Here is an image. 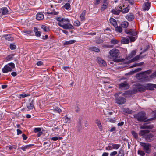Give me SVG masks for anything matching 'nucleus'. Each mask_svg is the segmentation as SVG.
<instances>
[{"instance_id": "f257e3e1", "label": "nucleus", "mask_w": 156, "mask_h": 156, "mask_svg": "<svg viewBox=\"0 0 156 156\" xmlns=\"http://www.w3.org/2000/svg\"><path fill=\"white\" fill-rule=\"evenodd\" d=\"M56 20L58 21V25L65 30L73 29L74 28L70 23V20L68 18H64L60 17H58Z\"/></svg>"}, {"instance_id": "f03ea898", "label": "nucleus", "mask_w": 156, "mask_h": 156, "mask_svg": "<svg viewBox=\"0 0 156 156\" xmlns=\"http://www.w3.org/2000/svg\"><path fill=\"white\" fill-rule=\"evenodd\" d=\"M150 70H148L142 73H141L136 75V78L139 80H143L144 81H149L150 78L148 75L151 73Z\"/></svg>"}, {"instance_id": "7ed1b4c3", "label": "nucleus", "mask_w": 156, "mask_h": 156, "mask_svg": "<svg viewBox=\"0 0 156 156\" xmlns=\"http://www.w3.org/2000/svg\"><path fill=\"white\" fill-rule=\"evenodd\" d=\"M15 68V64L13 63H9L5 65L2 69V71L4 73L11 72L12 69Z\"/></svg>"}, {"instance_id": "20e7f679", "label": "nucleus", "mask_w": 156, "mask_h": 156, "mask_svg": "<svg viewBox=\"0 0 156 156\" xmlns=\"http://www.w3.org/2000/svg\"><path fill=\"white\" fill-rule=\"evenodd\" d=\"M134 117L139 121L145 122L147 118L145 116V114L143 112H140L137 114L134 115Z\"/></svg>"}, {"instance_id": "39448f33", "label": "nucleus", "mask_w": 156, "mask_h": 156, "mask_svg": "<svg viewBox=\"0 0 156 156\" xmlns=\"http://www.w3.org/2000/svg\"><path fill=\"white\" fill-rule=\"evenodd\" d=\"M140 145L143 148L144 151L147 153H149L151 151L150 147L151 145L148 143H146L142 142H140Z\"/></svg>"}, {"instance_id": "423d86ee", "label": "nucleus", "mask_w": 156, "mask_h": 156, "mask_svg": "<svg viewBox=\"0 0 156 156\" xmlns=\"http://www.w3.org/2000/svg\"><path fill=\"white\" fill-rule=\"evenodd\" d=\"M119 51L115 49H113L109 51L110 55L113 58H116L119 55Z\"/></svg>"}, {"instance_id": "0eeeda50", "label": "nucleus", "mask_w": 156, "mask_h": 156, "mask_svg": "<svg viewBox=\"0 0 156 156\" xmlns=\"http://www.w3.org/2000/svg\"><path fill=\"white\" fill-rule=\"evenodd\" d=\"M115 102L119 105L124 104L126 101V99L123 97H119L115 100Z\"/></svg>"}, {"instance_id": "6e6552de", "label": "nucleus", "mask_w": 156, "mask_h": 156, "mask_svg": "<svg viewBox=\"0 0 156 156\" xmlns=\"http://www.w3.org/2000/svg\"><path fill=\"white\" fill-rule=\"evenodd\" d=\"M129 85L126 82H125L119 85V87L120 89L125 90L129 88Z\"/></svg>"}, {"instance_id": "1a4fd4ad", "label": "nucleus", "mask_w": 156, "mask_h": 156, "mask_svg": "<svg viewBox=\"0 0 156 156\" xmlns=\"http://www.w3.org/2000/svg\"><path fill=\"white\" fill-rule=\"evenodd\" d=\"M136 90L139 92H144L146 89L145 84L143 85L137 84L136 86Z\"/></svg>"}, {"instance_id": "9d476101", "label": "nucleus", "mask_w": 156, "mask_h": 156, "mask_svg": "<svg viewBox=\"0 0 156 156\" xmlns=\"http://www.w3.org/2000/svg\"><path fill=\"white\" fill-rule=\"evenodd\" d=\"M8 13V9L6 7H4L0 9V17L2 15H6Z\"/></svg>"}, {"instance_id": "9b49d317", "label": "nucleus", "mask_w": 156, "mask_h": 156, "mask_svg": "<svg viewBox=\"0 0 156 156\" xmlns=\"http://www.w3.org/2000/svg\"><path fill=\"white\" fill-rule=\"evenodd\" d=\"M122 9L121 6H118L115 8L114 9H112L111 11L114 14L117 15L119 13L120 11Z\"/></svg>"}, {"instance_id": "f8f14e48", "label": "nucleus", "mask_w": 156, "mask_h": 156, "mask_svg": "<svg viewBox=\"0 0 156 156\" xmlns=\"http://www.w3.org/2000/svg\"><path fill=\"white\" fill-rule=\"evenodd\" d=\"M145 87L146 89L149 90H153L154 88H155L156 85L155 84H152L148 83L145 84Z\"/></svg>"}, {"instance_id": "ddd939ff", "label": "nucleus", "mask_w": 156, "mask_h": 156, "mask_svg": "<svg viewBox=\"0 0 156 156\" xmlns=\"http://www.w3.org/2000/svg\"><path fill=\"white\" fill-rule=\"evenodd\" d=\"M95 123L97 124L98 127L101 131L103 130V127L101 124V121L99 119H96L95 121Z\"/></svg>"}, {"instance_id": "4468645a", "label": "nucleus", "mask_w": 156, "mask_h": 156, "mask_svg": "<svg viewBox=\"0 0 156 156\" xmlns=\"http://www.w3.org/2000/svg\"><path fill=\"white\" fill-rule=\"evenodd\" d=\"M150 5V3L149 2L144 3L143 5V10L148 11L149 9Z\"/></svg>"}, {"instance_id": "2eb2a0df", "label": "nucleus", "mask_w": 156, "mask_h": 156, "mask_svg": "<svg viewBox=\"0 0 156 156\" xmlns=\"http://www.w3.org/2000/svg\"><path fill=\"white\" fill-rule=\"evenodd\" d=\"M97 60L98 63L99 64L104 66H106V64L105 62L100 58L99 57H98Z\"/></svg>"}, {"instance_id": "dca6fc26", "label": "nucleus", "mask_w": 156, "mask_h": 156, "mask_svg": "<svg viewBox=\"0 0 156 156\" xmlns=\"http://www.w3.org/2000/svg\"><path fill=\"white\" fill-rule=\"evenodd\" d=\"M141 53H140L139 55H137L133 58L130 61V62H134L135 61H137L142 58L143 57L141 56L140 55Z\"/></svg>"}, {"instance_id": "f3484780", "label": "nucleus", "mask_w": 156, "mask_h": 156, "mask_svg": "<svg viewBox=\"0 0 156 156\" xmlns=\"http://www.w3.org/2000/svg\"><path fill=\"white\" fill-rule=\"evenodd\" d=\"M37 20H41L44 18V15L42 13H38L36 16Z\"/></svg>"}, {"instance_id": "a211bd4d", "label": "nucleus", "mask_w": 156, "mask_h": 156, "mask_svg": "<svg viewBox=\"0 0 156 156\" xmlns=\"http://www.w3.org/2000/svg\"><path fill=\"white\" fill-rule=\"evenodd\" d=\"M34 31L35 33V35L37 37H40L41 34V33L40 31H38V28L37 27H34Z\"/></svg>"}, {"instance_id": "6ab92c4d", "label": "nucleus", "mask_w": 156, "mask_h": 156, "mask_svg": "<svg viewBox=\"0 0 156 156\" xmlns=\"http://www.w3.org/2000/svg\"><path fill=\"white\" fill-rule=\"evenodd\" d=\"M76 42V41L75 40H70L68 41H66L65 42L63 43V45H68L69 44H73L74 43H75Z\"/></svg>"}, {"instance_id": "aec40b11", "label": "nucleus", "mask_w": 156, "mask_h": 156, "mask_svg": "<svg viewBox=\"0 0 156 156\" xmlns=\"http://www.w3.org/2000/svg\"><path fill=\"white\" fill-rule=\"evenodd\" d=\"M125 32L128 34L130 35L133 36H136L137 35V33L136 32L129 30H126L125 31Z\"/></svg>"}, {"instance_id": "412c9836", "label": "nucleus", "mask_w": 156, "mask_h": 156, "mask_svg": "<svg viewBox=\"0 0 156 156\" xmlns=\"http://www.w3.org/2000/svg\"><path fill=\"white\" fill-rule=\"evenodd\" d=\"M126 17L129 21H132L133 20L134 16L133 15L130 13L127 15Z\"/></svg>"}, {"instance_id": "4be33fe9", "label": "nucleus", "mask_w": 156, "mask_h": 156, "mask_svg": "<svg viewBox=\"0 0 156 156\" xmlns=\"http://www.w3.org/2000/svg\"><path fill=\"white\" fill-rule=\"evenodd\" d=\"M145 138L148 142H151L153 140L154 136L152 134H150L147 135Z\"/></svg>"}, {"instance_id": "5701e85b", "label": "nucleus", "mask_w": 156, "mask_h": 156, "mask_svg": "<svg viewBox=\"0 0 156 156\" xmlns=\"http://www.w3.org/2000/svg\"><path fill=\"white\" fill-rule=\"evenodd\" d=\"M86 14V11L84 10L83 11L81 14L80 15V20L81 21H84L85 20V15Z\"/></svg>"}, {"instance_id": "b1692460", "label": "nucleus", "mask_w": 156, "mask_h": 156, "mask_svg": "<svg viewBox=\"0 0 156 156\" xmlns=\"http://www.w3.org/2000/svg\"><path fill=\"white\" fill-rule=\"evenodd\" d=\"M111 145L112 147V149L117 150L121 146V145L120 144H115L113 143H111Z\"/></svg>"}, {"instance_id": "393cba45", "label": "nucleus", "mask_w": 156, "mask_h": 156, "mask_svg": "<svg viewBox=\"0 0 156 156\" xmlns=\"http://www.w3.org/2000/svg\"><path fill=\"white\" fill-rule=\"evenodd\" d=\"M28 108L30 109H32L34 107V104L32 101H30L27 105Z\"/></svg>"}, {"instance_id": "a878e982", "label": "nucleus", "mask_w": 156, "mask_h": 156, "mask_svg": "<svg viewBox=\"0 0 156 156\" xmlns=\"http://www.w3.org/2000/svg\"><path fill=\"white\" fill-rule=\"evenodd\" d=\"M149 132V131L148 130H140L139 133V134L140 136H144L148 133Z\"/></svg>"}, {"instance_id": "bb28decb", "label": "nucleus", "mask_w": 156, "mask_h": 156, "mask_svg": "<svg viewBox=\"0 0 156 156\" xmlns=\"http://www.w3.org/2000/svg\"><path fill=\"white\" fill-rule=\"evenodd\" d=\"M3 37L6 40L9 41H12L13 40V37H12L10 35H3Z\"/></svg>"}, {"instance_id": "cd10ccee", "label": "nucleus", "mask_w": 156, "mask_h": 156, "mask_svg": "<svg viewBox=\"0 0 156 156\" xmlns=\"http://www.w3.org/2000/svg\"><path fill=\"white\" fill-rule=\"evenodd\" d=\"M153 127V125L149 124L147 125H145L143 126L140 127L141 129H151Z\"/></svg>"}, {"instance_id": "c85d7f7f", "label": "nucleus", "mask_w": 156, "mask_h": 156, "mask_svg": "<svg viewBox=\"0 0 156 156\" xmlns=\"http://www.w3.org/2000/svg\"><path fill=\"white\" fill-rule=\"evenodd\" d=\"M110 23L112 24L114 27H116L117 25V23L116 20L113 19L111 18L110 19Z\"/></svg>"}, {"instance_id": "c756f323", "label": "nucleus", "mask_w": 156, "mask_h": 156, "mask_svg": "<svg viewBox=\"0 0 156 156\" xmlns=\"http://www.w3.org/2000/svg\"><path fill=\"white\" fill-rule=\"evenodd\" d=\"M129 42V40L128 37L123 38L121 40V43L123 44H128Z\"/></svg>"}, {"instance_id": "7c9ffc66", "label": "nucleus", "mask_w": 156, "mask_h": 156, "mask_svg": "<svg viewBox=\"0 0 156 156\" xmlns=\"http://www.w3.org/2000/svg\"><path fill=\"white\" fill-rule=\"evenodd\" d=\"M136 52V50L132 51L131 53L128 55V58L130 59L132 58L135 55Z\"/></svg>"}, {"instance_id": "2f4dec72", "label": "nucleus", "mask_w": 156, "mask_h": 156, "mask_svg": "<svg viewBox=\"0 0 156 156\" xmlns=\"http://www.w3.org/2000/svg\"><path fill=\"white\" fill-rule=\"evenodd\" d=\"M89 49L90 50L93 51L97 52H98L100 51V50L99 48L95 47H90L89 48Z\"/></svg>"}, {"instance_id": "473e14b6", "label": "nucleus", "mask_w": 156, "mask_h": 156, "mask_svg": "<svg viewBox=\"0 0 156 156\" xmlns=\"http://www.w3.org/2000/svg\"><path fill=\"white\" fill-rule=\"evenodd\" d=\"M33 144H29L24 146H23L21 147V149H22L23 151H25L26 149H29L30 147L33 146Z\"/></svg>"}, {"instance_id": "72a5a7b5", "label": "nucleus", "mask_w": 156, "mask_h": 156, "mask_svg": "<svg viewBox=\"0 0 156 156\" xmlns=\"http://www.w3.org/2000/svg\"><path fill=\"white\" fill-rule=\"evenodd\" d=\"M115 27V31L118 33H121L122 31V27L120 26H117Z\"/></svg>"}, {"instance_id": "f704fd0d", "label": "nucleus", "mask_w": 156, "mask_h": 156, "mask_svg": "<svg viewBox=\"0 0 156 156\" xmlns=\"http://www.w3.org/2000/svg\"><path fill=\"white\" fill-rule=\"evenodd\" d=\"M129 23L127 21H124L121 23L122 27L124 28H126L128 26Z\"/></svg>"}, {"instance_id": "c9c22d12", "label": "nucleus", "mask_w": 156, "mask_h": 156, "mask_svg": "<svg viewBox=\"0 0 156 156\" xmlns=\"http://www.w3.org/2000/svg\"><path fill=\"white\" fill-rule=\"evenodd\" d=\"M123 111L129 114L132 113V111L129 109L128 108H123Z\"/></svg>"}, {"instance_id": "e433bc0d", "label": "nucleus", "mask_w": 156, "mask_h": 156, "mask_svg": "<svg viewBox=\"0 0 156 156\" xmlns=\"http://www.w3.org/2000/svg\"><path fill=\"white\" fill-rule=\"evenodd\" d=\"M41 28L45 32H48L49 30L48 27L45 25H42L41 26Z\"/></svg>"}, {"instance_id": "4c0bfd02", "label": "nucleus", "mask_w": 156, "mask_h": 156, "mask_svg": "<svg viewBox=\"0 0 156 156\" xmlns=\"http://www.w3.org/2000/svg\"><path fill=\"white\" fill-rule=\"evenodd\" d=\"M64 121L66 123H69L70 122V119L67 116H65L64 117Z\"/></svg>"}, {"instance_id": "58836bf2", "label": "nucleus", "mask_w": 156, "mask_h": 156, "mask_svg": "<svg viewBox=\"0 0 156 156\" xmlns=\"http://www.w3.org/2000/svg\"><path fill=\"white\" fill-rule=\"evenodd\" d=\"M118 156H124V151L122 149H120L118 152Z\"/></svg>"}, {"instance_id": "ea45409f", "label": "nucleus", "mask_w": 156, "mask_h": 156, "mask_svg": "<svg viewBox=\"0 0 156 156\" xmlns=\"http://www.w3.org/2000/svg\"><path fill=\"white\" fill-rule=\"evenodd\" d=\"M62 139V137L58 136L52 137L51 138V139L54 141H55L58 140H61Z\"/></svg>"}, {"instance_id": "a19ab883", "label": "nucleus", "mask_w": 156, "mask_h": 156, "mask_svg": "<svg viewBox=\"0 0 156 156\" xmlns=\"http://www.w3.org/2000/svg\"><path fill=\"white\" fill-rule=\"evenodd\" d=\"M144 63L143 62H140L139 63H135L133 65L131 66V67L132 68V67H136V66H141V65H143L144 64Z\"/></svg>"}, {"instance_id": "79ce46f5", "label": "nucleus", "mask_w": 156, "mask_h": 156, "mask_svg": "<svg viewBox=\"0 0 156 156\" xmlns=\"http://www.w3.org/2000/svg\"><path fill=\"white\" fill-rule=\"evenodd\" d=\"M129 37V38L131 42H133L136 40V38L137 37L136 36H132Z\"/></svg>"}, {"instance_id": "37998d69", "label": "nucleus", "mask_w": 156, "mask_h": 156, "mask_svg": "<svg viewBox=\"0 0 156 156\" xmlns=\"http://www.w3.org/2000/svg\"><path fill=\"white\" fill-rule=\"evenodd\" d=\"M129 10V8L128 6H127V7L123 9L122 10H121V11L123 13H125L128 12Z\"/></svg>"}, {"instance_id": "c03bdc74", "label": "nucleus", "mask_w": 156, "mask_h": 156, "mask_svg": "<svg viewBox=\"0 0 156 156\" xmlns=\"http://www.w3.org/2000/svg\"><path fill=\"white\" fill-rule=\"evenodd\" d=\"M110 42L112 44H117L119 43V41L114 38L111 40Z\"/></svg>"}, {"instance_id": "a18cd8bd", "label": "nucleus", "mask_w": 156, "mask_h": 156, "mask_svg": "<svg viewBox=\"0 0 156 156\" xmlns=\"http://www.w3.org/2000/svg\"><path fill=\"white\" fill-rule=\"evenodd\" d=\"M138 154L141 156H144L145 155V153L144 151L139 150H138L137 152Z\"/></svg>"}, {"instance_id": "49530a36", "label": "nucleus", "mask_w": 156, "mask_h": 156, "mask_svg": "<svg viewBox=\"0 0 156 156\" xmlns=\"http://www.w3.org/2000/svg\"><path fill=\"white\" fill-rule=\"evenodd\" d=\"M131 133L135 138L136 139L138 138V136L137 134L135 131H132L131 132Z\"/></svg>"}, {"instance_id": "de8ad7c7", "label": "nucleus", "mask_w": 156, "mask_h": 156, "mask_svg": "<svg viewBox=\"0 0 156 156\" xmlns=\"http://www.w3.org/2000/svg\"><path fill=\"white\" fill-rule=\"evenodd\" d=\"M64 6L66 9L68 10L70 7V5L69 4L67 3L65 4Z\"/></svg>"}, {"instance_id": "09e8293b", "label": "nucleus", "mask_w": 156, "mask_h": 156, "mask_svg": "<svg viewBox=\"0 0 156 156\" xmlns=\"http://www.w3.org/2000/svg\"><path fill=\"white\" fill-rule=\"evenodd\" d=\"M29 96V94H26L25 93H23L22 94H20L19 95L20 98H23L25 97H26L27 96Z\"/></svg>"}, {"instance_id": "8fccbe9b", "label": "nucleus", "mask_w": 156, "mask_h": 156, "mask_svg": "<svg viewBox=\"0 0 156 156\" xmlns=\"http://www.w3.org/2000/svg\"><path fill=\"white\" fill-rule=\"evenodd\" d=\"M52 129L55 133H58L59 132V129L58 127L53 128Z\"/></svg>"}, {"instance_id": "3c124183", "label": "nucleus", "mask_w": 156, "mask_h": 156, "mask_svg": "<svg viewBox=\"0 0 156 156\" xmlns=\"http://www.w3.org/2000/svg\"><path fill=\"white\" fill-rule=\"evenodd\" d=\"M108 4L107 3H104L102 5L101 7V9L104 10L106 9L107 7Z\"/></svg>"}, {"instance_id": "603ef678", "label": "nucleus", "mask_w": 156, "mask_h": 156, "mask_svg": "<svg viewBox=\"0 0 156 156\" xmlns=\"http://www.w3.org/2000/svg\"><path fill=\"white\" fill-rule=\"evenodd\" d=\"M105 149L107 150H111L112 149V147L111 146V143L109 144L108 146L105 148Z\"/></svg>"}, {"instance_id": "864d4df0", "label": "nucleus", "mask_w": 156, "mask_h": 156, "mask_svg": "<svg viewBox=\"0 0 156 156\" xmlns=\"http://www.w3.org/2000/svg\"><path fill=\"white\" fill-rule=\"evenodd\" d=\"M10 48L12 50H14L16 49V46L13 44H10Z\"/></svg>"}, {"instance_id": "5fc2aeb1", "label": "nucleus", "mask_w": 156, "mask_h": 156, "mask_svg": "<svg viewBox=\"0 0 156 156\" xmlns=\"http://www.w3.org/2000/svg\"><path fill=\"white\" fill-rule=\"evenodd\" d=\"M24 33L27 34V35H29L31 34L32 31L31 30H25L23 31Z\"/></svg>"}, {"instance_id": "6e6d98bb", "label": "nucleus", "mask_w": 156, "mask_h": 156, "mask_svg": "<svg viewBox=\"0 0 156 156\" xmlns=\"http://www.w3.org/2000/svg\"><path fill=\"white\" fill-rule=\"evenodd\" d=\"M12 58V56L10 55L8 56L6 58V59L7 61H9L11 60Z\"/></svg>"}, {"instance_id": "4d7b16f0", "label": "nucleus", "mask_w": 156, "mask_h": 156, "mask_svg": "<svg viewBox=\"0 0 156 156\" xmlns=\"http://www.w3.org/2000/svg\"><path fill=\"white\" fill-rule=\"evenodd\" d=\"M41 131V129L40 128H35L34 129V132L35 133L39 132Z\"/></svg>"}, {"instance_id": "13d9d810", "label": "nucleus", "mask_w": 156, "mask_h": 156, "mask_svg": "<svg viewBox=\"0 0 156 156\" xmlns=\"http://www.w3.org/2000/svg\"><path fill=\"white\" fill-rule=\"evenodd\" d=\"M118 153L117 151H115L111 152L110 154V156H115L117 155Z\"/></svg>"}, {"instance_id": "bf43d9fd", "label": "nucleus", "mask_w": 156, "mask_h": 156, "mask_svg": "<svg viewBox=\"0 0 156 156\" xmlns=\"http://www.w3.org/2000/svg\"><path fill=\"white\" fill-rule=\"evenodd\" d=\"M74 25L76 26H79L80 25V23L78 20H76L74 22Z\"/></svg>"}, {"instance_id": "052dcab7", "label": "nucleus", "mask_w": 156, "mask_h": 156, "mask_svg": "<svg viewBox=\"0 0 156 156\" xmlns=\"http://www.w3.org/2000/svg\"><path fill=\"white\" fill-rule=\"evenodd\" d=\"M55 111L57 112L60 113L62 111L61 109L58 108H56L55 109Z\"/></svg>"}, {"instance_id": "680f3d73", "label": "nucleus", "mask_w": 156, "mask_h": 156, "mask_svg": "<svg viewBox=\"0 0 156 156\" xmlns=\"http://www.w3.org/2000/svg\"><path fill=\"white\" fill-rule=\"evenodd\" d=\"M100 0H96L94 3V5H98L100 3Z\"/></svg>"}, {"instance_id": "e2e57ef3", "label": "nucleus", "mask_w": 156, "mask_h": 156, "mask_svg": "<svg viewBox=\"0 0 156 156\" xmlns=\"http://www.w3.org/2000/svg\"><path fill=\"white\" fill-rule=\"evenodd\" d=\"M43 62L41 61H39L37 62V64L38 66H41L43 65Z\"/></svg>"}, {"instance_id": "0e129e2a", "label": "nucleus", "mask_w": 156, "mask_h": 156, "mask_svg": "<svg viewBox=\"0 0 156 156\" xmlns=\"http://www.w3.org/2000/svg\"><path fill=\"white\" fill-rule=\"evenodd\" d=\"M11 74L12 76L14 77L16 76L17 75L16 73L15 72H12L11 73Z\"/></svg>"}, {"instance_id": "69168bd1", "label": "nucleus", "mask_w": 156, "mask_h": 156, "mask_svg": "<svg viewBox=\"0 0 156 156\" xmlns=\"http://www.w3.org/2000/svg\"><path fill=\"white\" fill-rule=\"evenodd\" d=\"M22 136L24 140H26L27 138V137L24 134H23L22 135Z\"/></svg>"}, {"instance_id": "338daca9", "label": "nucleus", "mask_w": 156, "mask_h": 156, "mask_svg": "<svg viewBox=\"0 0 156 156\" xmlns=\"http://www.w3.org/2000/svg\"><path fill=\"white\" fill-rule=\"evenodd\" d=\"M17 134L19 135L22 133V131L20 130L17 129Z\"/></svg>"}, {"instance_id": "774afa93", "label": "nucleus", "mask_w": 156, "mask_h": 156, "mask_svg": "<svg viewBox=\"0 0 156 156\" xmlns=\"http://www.w3.org/2000/svg\"><path fill=\"white\" fill-rule=\"evenodd\" d=\"M108 153L107 152H104L103 153L102 156H108Z\"/></svg>"}]
</instances>
